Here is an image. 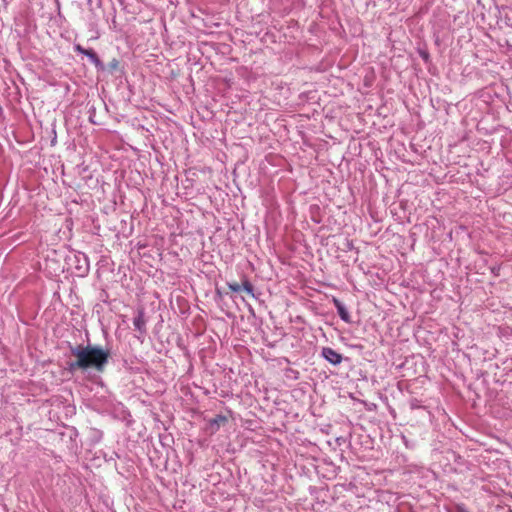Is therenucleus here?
I'll use <instances>...</instances> for the list:
<instances>
[{"label":"nucleus","mask_w":512,"mask_h":512,"mask_svg":"<svg viewBox=\"0 0 512 512\" xmlns=\"http://www.w3.org/2000/svg\"><path fill=\"white\" fill-rule=\"evenodd\" d=\"M75 361L68 363L70 372L94 369L103 372L109 359V352L97 346H76L71 349Z\"/></svg>","instance_id":"1"},{"label":"nucleus","mask_w":512,"mask_h":512,"mask_svg":"<svg viewBox=\"0 0 512 512\" xmlns=\"http://www.w3.org/2000/svg\"><path fill=\"white\" fill-rule=\"evenodd\" d=\"M73 49L76 53L86 56L90 62L95 65L98 71H104L106 69L104 63L100 60L93 49H86L80 44H74Z\"/></svg>","instance_id":"2"},{"label":"nucleus","mask_w":512,"mask_h":512,"mask_svg":"<svg viewBox=\"0 0 512 512\" xmlns=\"http://www.w3.org/2000/svg\"><path fill=\"white\" fill-rule=\"evenodd\" d=\"M323 357L333 365H338L342 362V355L330 347H324L322 350Z\"/></svg>","instance_id":"3"},{"label":"nucleus","mask_w":512,"mask_h":512,"mask_svg":"<svg viewBox=\"0 0 512 512\" xmlns=\"http://www.w3.org/2000/svg\"><path fill=\"white\" fill-rule=\"evenodd\" d=\"M228 288L233 292H239L240 290H244L247 294L254 297V288L253 285L246 279L240 285L237 282L228 283Z\"/></svg>","instance_id":"4"},{"label":"nucleus","mask_w":512,"mask_h":512,"mask_svg":"<svg viewBox=\"0 0 512 512\" xmlns=\"http://www.w3.org/2000/svg\"><path fill=\"white\" fill-rule=\"evenodd\" d=\"M333 303L337 309V312L340 316V318L342 320H344L345 322L349 323L350 322V315L347 311V309L344 307V305L342 304V302L337 299V298H333Z\"/></svg>","instance_id":"5"},{"label":"nucleus","mask_w":512,"mask_h":512,"mask_svg":"<svg viewBox=\"0 0 512 512\" xmlns=\"http://www.w3.org/2000/svg\"><path fill=\"white\" fill-rule=\"evenodd\" d=\"M133 325L136 330L143 332L145 330L146 320L144 317V311L139 310L137 316L133 320Z\"/></svg>","instance_id":"6"},{"label":"nucleus","mask_w":512,"mask_h":512,"mask_svg":"<svg viewBox=\"0 0 512 512\" xmlns=\"http://www.w3.org/2000/svg\"><path fill=\"white\" fill-rule=\"evenodd\" d=\"M227 422V417L223 415H217L215 418L210 420L211 428L218 429L220 425L225 424Z\"/></svg>","instance_id":"7"},{"label":"nucleus","mask_w":512,"mask_h":512,"mask_svg":"<svg viewBox=\"0 0 512 512\" xmlns=\"http://www.w3.org/2000/svg\"><path fill=\"white\" fill-rule=\"evenodd\" d=\"M119 67V61L116 58H113L107 65V69L110 72L115 71Z\"/></svg>","instance_id":"8"},{"label":"nucleus","mask_w":512,"mask_h":512,"mask_svg":"<svg viewBox=\"0 0 512 512\" xmlns=\"http://www.w3.org/2000/svg\"><path fill=\"white\" fill-rule=\"evenodd\" d=\"M53 133H54V137H53L52 142H54L56 140V132H55V130H53Z\"/></svg>","instance_id":"9"}]
</instances>
